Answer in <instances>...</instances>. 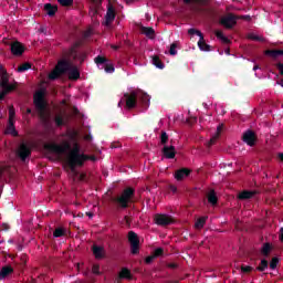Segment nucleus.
Returning <instances> with one entry per match:
<instances>
[{
	"label": "nucleus",
	"mask_w": 283,
	"mask_h": 283,
	"mask_svg": "<svg viewBox=\"0 0 283 283\" xmlns=\"http://www.w3.org/2000/svg\"><path fill=\"white\" fill-rule=\"evenodd\" d=\"M178 265L176 263H170L168 264V269H177Z\"/></svg>",
	"instance_id": "nucleus-55"
},
{
	"label": "nucleus",
	"mask_w": 283,
	"mask_h": 283,
	"mask_svg": "<svg viewBox=\"0 0 283 283\" xmlns=\"http://www.w3.org/2000/svg\"><path fill=\"white\" fill-rule=\"evenodd\" d=\"M253 271V266L247 265V264H242L240 268V273H242V275H249V273H251Z\"/></svg>",
	"instance_id": "nucleus-30"
},
{
	"label": "nucleus",
	"mask_w": 283,
	"mask_h": 283,
	"mask_svg": "<svg viewBox=\"0 0 283 283\" xmlns=\"http://www.w3.org/2000/svg\"><path fill=\"white\" fill-rule=\"evenodd\" d=\"M198 46H199V50H201V52H209L210 46H209V44H207V42H205L203 35L198 41Z\"/></svg>",
	"instance_id": "nucleus-27"
},
{
	"label": "nucleus",
	"mask_w": 283,
	"mask_h": 283,
	"mask_svg": "<svg viewBox=\"0 0 283 283\" xmlns=\"http://www.w3.org/2000/svg\"><path fill=\"white\" fill-rule=\"evenodd\" d=\"M86 216H88V218H94V213L92 212H86Z\"/></svg>",
	"instance_id": "nucleus-59"
},
{
	"label": "nucleus",
	"mask_w": 283,
	"mask_h": 283,
	"mask_svg": "<svg viewBox=\"0 0 283 283\" xmlns=\"http://www.w3.org/2000/svg\"><path fill=\"white\" fill-rule=\"evenodd\" d=\"M44 149L51 154H55L63 163V167L67 174L72 172V145L64 143L63 145L50 143L44 145Z\"/></svg>",
	"instance_id": "nucleus-1"
},
{
	"label": "nucleus",
	"mask_w": 283,
	"mask_h": 283,
	"mask_svg": "<svg viewBox=\"0 0 283 283\" xmlns=\"http://www.w3.org/2000/svg\"><path fill=\"white\" fill-rule=\"evenodd\" d=\"M238 21V18L233 14H228L221 18L220 23L224 25V28H233Z\"/></svg>",
	"instance_id": "nucleus-14"
},
{
	"label": "nucleus",
	"mask_w": 283,
	"mask_h": 283,
	"mask_svg": "<svg viewBox=\"0 0 283 283\" xmlns=\"http://www.w3.org/2000/svg\"><path fill=\"white\" fill-rule=\"evenodd\" d=\"M160 140H161V145L167 144V140H169V136H167V133H165V132L161 133Z\"/></svg>",
	"instance_id": "nucleus-48"
},
{
	"label": "nucleus",
	"mask_w": 283,
	"mask_h": 283,
	"mask_svg": "<svg viewBox=\"0 0 283 283\" xmlns=\"http://www.w3.org/2000/svg\"><path fill=\"white\" fill-rule=\"evenodd\" d=\"M241 19H249V15H243L241 17Z\"/></svg>",
	"instance_id": "nucleus-60"
},
{
	"label": "nucleus",
	"mask_w": 283,
	"mask_h": 283,
	"mask_svg": "<svg viewBox=\"0 0 283 283\" xmlns=\"http://www.w3.org/2000/svg\"><path fill=\"white\" fill-rule=\"evenodd\" d=\"M154 258H160V255H163V249L161 248H157L155 251H154Z\"/></svg>",
	"instance_id": "nucleus-52"
},
{
	"label": "nucleus",
	"mask_w": 283,
	"mask_h": 283,
	"mask_svg": "<svg viewBox=\"0 0 283 283\" xmlns=\"http://www.w3.org/2000/svg\"><path fill=\"white\" fill-rule=\"evenodd\" d=\"M44 11L49 17H54L59 12V7L56 4L45 3Z\"/></svg>",
	"instance_id": "nucleus-18"
},
{
	"label": "nucleus",
	"mask_w": 283,
	"mask_h": 283,
	"mask_svg": "<svg viewBox=\"0 0 283 283\" xmlns=\"http://www.w3.org/2000/svg\"><path fill=\"white\" fill-rule=\"evenodd\" d=\"M155 224H158V227H167L168 224H174L175 219L171 218L169 214L165 213H158L154 217Z\"/></svg>",
	"instance_id": "nucleus-9"
},
{
	"label": "nucleus",
	"mask_w": 283,
	"mask_h": 283,
	"mask_svg": "<svg viewBox=\"0 0 283 283\" xmlns=\"http://www.w3.org/2000/svg\"><path fill=\"white\" fill-rule=\"evenodd\" d=\"M81 130L73 128L72 130V138H73V144H72V167H83L85 165V160H92L93 163L96 161L95 156H87L85 155V151H83V148H81V145L76 143L74 139L76 136H81Z\"/></svg>",
	"instance_id": "nucleus-2"
},
{
	"label": "nucleus",
	"mask_w": 283,
	"mask_h": 283,
	"mask_svg": "<svg viewBox=\"0 0 283 283\" xmlns=\"http://www.w3.org/2000/svg\"><path fill=\"white\" fill-rule=\"evenodd\" d=\"M270 252H271V245L269 243H265L262 248V253L263 255H266Z\"/></svg>",
	"instance_id": "nucleus-46"
},
{
	"label": "nucleus",
	"mask_w": 283,
	"mask_h": 283,
	"mask_svg": "<svg viewBox=\"0 0 283 283\" xmlns=\"http://www.w3.org/2000/svg\"><path fill=\"white\" fill-rule=\"evenodd\" d=\"M189 174H191V170H189L187 168H181L176 171L175 178H176V180H185V178H187V176H189Z\"/></svg>",
	"instance_id": "nucleus-22"
},
{
	"label": "nucleus",
	"mask_w": 283,
	"mask_h": 283,
	"mask_svg": "<svg viewBox=\"0 0 283 283\" xmlns=\"http://www.w3.org/2000/svg\"><path fill=\"white\" fill-rule=\"evenodd\" d=\"M0 72H1L0 86L2 87V90H8V91L17 90V86L9 84L8 72L6 71V69H3L2 65H0Z\"/></svg>",
	"instance_id": "nucleus-10"
},
{
	"label": "nucleus",
	"mask_w": 283,
	"mask_h": 283,
	"mask_svg": "<svg viewBox=\"0 0 283 283\" xmlns=\"http://www.w3.org/2000/svg\"><path fill=\"white\" fill-rule=\"evenodd\" d=\"M255 196V191L244 190L239 195V200H249V198H253Z\"/></svg>",
	"instance_id": "nucleus-26"
},
{
	"label": "nucleus",
	"mask_w": 283,
	"mask_h": 283,
	"mask_svg": "<svg viewBox=\"0 0 283 283\" xmlns=\"http://www.w3.org/2000/svg\"><path fill=\"white\" fill-rule=\"evenodd\" d=\"M93 255H95L96 260H103L105 258V249L101 245H94Z\"/></svg>",
	"instance_id": "nucleus-20"
},
{
	"label": "nucleus",
	"mask_w": 283,
	"mask_h": 283,
	"mask_svg": "<svg viewBox=\"0 0 283 283\" xmlns=\"http://www.w3.org/2000/svg\"><path fill=\"white\" fill-rule=\"evenodd\" d=\"M81 78V72L78 71V67L73 66L72 67V81H78Z\"/></svg>",
	"instance_id": "nucleus-31"
},
{
	"label": "nucleus",
	"mask_w": 283,
	"mask_h": 283,
	"mask_svg": "<svg viewBox=\"0 0 283 283\" xmlns=\"http://www.w3.org/2000/svg\"><path fill=\"white\" fill-rule=\"evenodd\" d=\"M279 85H280L281 87H283V82L279 83Z\"/></svg>",
	"instance_id": "nucleus-64"
},
{
	"label": "nucleus",
	"mask_w": 283,
	"mask_h": 283,
	"mask_svg": "<svg viewBox=\"0 0 283 283\" xmlns=\"http://www.w3.org/2000/svg\"><path fill=\"white\" fill-rule=\"evenodd\" d=\"M154 260H156V256L153 255H149L145 259V262L146 264H151V262H154Z\"/></svg>",
	"instance_id": "nucleus-54"
},
{
	"label": "nucleus",
	"mask_w": 283,
	"mask_h": 283,
	"mask_svg": "<svg viewBox=\"0 0 283 283\" xmlns=\"http://www.w3.org/2000/svg\"><path fill=\"white\" fill-rule=\"evenodd\" d=\"M93 30L92 28H88L84 33H83V38L78 39L74 44H73V52H72V56L73 60L75 61H80V63H83L84 59H85V53L83 51H77L76 48H81V45H83L85 39H90V35L93 34Z\"/></svg>",
	"instance_id": "nucleus-6"
},
{
	"label": "nucleus",
	"mask_w": 283,
	"mask_h": 283,
	"mask_svg": "<svg viewBox=\"0 0 283 283\" xmlns=\"http://www.w3.org/2000/svg\"><path fill=\"white\" fill-rule=\"evenodd\" d=\"M60 6H62L63 8H70V6H72V0H57Z\"/></svg>",
	"instance_id": "nucleus-44"
},
{
	"label": "nucleus",
	"mask_w": 283,
	"mask_h": 283,
	"mask_svg": "<svg viewBox=\"0 0 283 283\" xmlns=\"http://www.w3.org/2000/svg\"><path fill=\"white\" fill-rule=\"evenodd\" d=\"M84 139H85V140H90V136H85Z\"/></svg>",
	"instance_id": "nucleus-61"
},
{
	"label": "nucleus",
	"mask_w": 283,
	"mask_h": 283,
	"mask_svg": "<svg viewBox=\"0 0 283 283\" xmlns=\"http://www.w3.org/2000/svg\"><path fill=\"white\" fill-rule=\"evenodd\" d=\"M223 128H224V124L218 125L217 130L214 132V134L212 135V137L210 138V140L207 144L208 147H211V145H216V140H218V138H220V134H222Z\"/></svg>",
	"instance_id": "nucleus-16"
},
{
	"label": "nucleus",
	"mask_w": 283,
	"mask_h": 283,
	"mask_svg": "<svg viewBox=\"0 0 283 283\" xmlns=\"http://www.w3.org/2000/svg\"><path fill=\"white\" fill-rule=\"evenodd\" d=\"M64 74L69 75V81H72V63L67 60H60L53 71L49 74L50 81H56Z\"/></svg>",
	"instance_id": "nucleus-3"
},
{
	"label": "nucleus",
	"mask_w": 283,
	"mask_h": 283,
	"mask_svg": "<svg viewBox=\"0 0 283 283\" xmlns=\"http://www.w3.org/2000/svg\"><path fill=\"white\" fill-rule=\"evenodd\" d=\"M205 222H207V217L198 219L197 222L195 223V228L202 229V227H205Z\"/></svg>",
	"instance_id": "nucleus-35"
},
{
	"label": "nucleus",
	"mask_w": 283,
	"mask_h": 283,
	"mask_svg": "<svg viewBox=\"0 0 283 283\" xmlns=\"http://www.w3.org/2000/svg\"><path fill=\"white\" fill-rule=\"evenodd\" d=\"M269 268V262L266 260H262L260 266L258 268V271H266Z\"/></svg>",
	"instance_id": "nucleus-39"
},
{
	"label": "nucleus",
	"mask_w": 283,
	"mask_h": 283,
	"mask_svg": "<svg viewBox=\"0 0 283 283\" xmlns=\"http://www.w3.org/2000/svg\"><path fill=\"white\" fill-rule=\"evenodd\" d=\"M163 154L165 158H175L176 157V148L174 146H164Z\"/></svg>",
	"instance_id": "nucleus-19"
},
{
	"label": "nucleus",
	"mask_w": 283,
	"mask_h": 283,
	"mask_svg": "<svg viewBox=\"0 0 283 283\" xmlns=\"http://www.w3.org/2000/svg\"><path fill=\"white\" fill-rule=\"evenodd\" d=\"M128 241L130 242L132 253L133 254L138 253V247H139L138 235L135 232L130 231L128 233Z\"/></svg>",
	"instance_id": "nucleus-13"
},
{
	"label": "nucleus",
	"mask_w": 283,
	"mask_h": 283,
	"mask_svg": "<svg viewBox=\"0 0 283 283\" xmlns=\"http://www.w3.org/2000/svg\"><path fill=\"white\" fill-rule=\"evenodd\" d=\"M6 134H10L14 138L19 136V132H17V127L14 126V120L8 122Z\"/></svg>",
	"instance_id": "nucleus-23"
},
{
	"label": "nucleus",
	"mask_w": 283,
	"mask_h": 283,
	"mask_svg": "<svg viewBox=\"0 0 283 283\" xmlns=\"http://www.w3.org/2000/svg\"><path fill=\"white\" fill-rule=\"evenodd\" d=\"M114 19H116V11L114 10V7H112V4H108L103 25H105L106 28H112V23H114Z\"/></svg>",
	"instance_id": "nucleus-11"
},
{
	"label": "nucleus",
	"mask_w": 283,
	"mask_h": 283,
	"mask_svg": "<svg viewBox=\"0 0 283 283\" xmlns=\"http://www.w3.org/2000/svg\"><path fill=\"white\" fill-rule=\"evenodd\" d=\"M217 39H220L222 43H229V38L224 36V33L222 31H216Z\"/></svg>",
	"instance_id": "nucleus-36"
},
{
	"label": "nucleus",
	"mask_w": 283,
	"mask_h": 283,
	"mask_svg": "<svg viewBox=\"0 0 283 283\" xmlns=\"http://www.w3.org/2000/svg\"><path fill=\"white\" fill-rule=\"evenodd\" d=\"M95 63L98 70H105L107 67V64L109 63V60L98 55L97 57H95Z\"/></svg>",
	"instance_id": "nucleus-21"
},
{
	"label": "nucleus",
	"mask_w": 283,
	"mask_h": 283,
	"mask_svg": "<svg viewBox=\"0 0 283 283\" xmlns=\"http://www.w3.org/2000/svg\"><path fill=\"white\" fill-rule=\"evenodd\" d=\"M92 273H93L94 275H101V265H98V264H93V266H92Z\"/></svg>",
	"instance_id": "nucleus-42"
},
{
	"label": "nucleus",
	"mask_w": 283,
	"mask_h": 283,
	"mask_svg": "<svg viewBox=\"0 0 283 283\" xmlns=\"http://www.w3.org/2000/svg\"><path fill=\"white\" fill-rule=\"evenodd\" d=\"M142 34H145L148 39H154V36H156V32L147 27H142Z\"/></svg>",
	"instance_id": "nucleus-25"
},
{
	"label": "nucleus",
	"mask_w": 283,
	"mask_h": 283,
	"mask_svg": "<svg viewBox=\"0 0 283 283\" xmlns=\"http://www.w3.org/2000/svg\"><path fill=\"white\" fill-rule=\"evenodd\" d=\"M10 50L13 56H23V52H25V46L23 43L19 41L11 42Z\"/></svg>",
	"instance_id": "nucleus-12"
},
{
	"label": "nucleus",
	"mask_w": 283,
	"mask_h": 283,
	"mask_svg": "<svg viewBox=\"0 0 283 283\" xmlns=\"http://www.w3.org/2000/svg\"><path fill=\"white\" fill-rule=\"evenodd\" d=\"M31 67H32V64L27 62L18 67V72H28V70H30Z\"/></svg>",
	"instance_id": "nucleus-37"
},
{
	"label": "nucleus",
	"mask_w": 283,
	"mask_h": 283,
	"mask_svg": "<svg viewBox=\"0 0 283 283\" xmlns=\"http://www.w3.org/2000/svg\"><path fill=\"white\" fill-rule=\"evenodd\" d=\"M243 143H247V145H249L250 147H253V145H255V133L251 130H247L243 134Z\"/></svg>",
	"instance_id": "nucleus-15"
},
{
	"label": "nucleus",
	"mask_w": 283,
	"mask_h": 283,
	"mask_svg": "<svg viewBox=\"0 0 283 283\" xmlns=\"http://www.w3.org/2000/svg\"><path fill=\"white\" fill-rule=\"evenodd\" d=\"M277 262H279L277 258H273L272 261L270 262V269L272 270L276 269Z\"/></svg>",
	"instance_id": "nucleus-51"
},
{
	"label": "nucleus",
	"mask_w": 283,
	"mask_h": 283,
	"mask_svg": "<svg viewBox=\"0 0 283 283\" xmlns=\"http://www.w3.org/2000/svg\"><path fill=\"white\" fill-rule=\"evenodd\" d=\"M125 101H126V106L132 109V107H136V101L139 98L146 107H149V101L150 97L146 93H144L140 90H136L130 92V94H125Z\"/></svg>",
	"instance_id": "nucleus-4"
},
{
	"label": "nucleus",
	"mask_w": 283,
	"mask_h": 283,
	"mask_svg": "<svg viewBox=\"0 0 283 283\" xmlns=\"http://www.w3.org/2000/svg\"><path fill=\"white\" fill-rule=\"evenodd\" d=\"M280 240H281V242H283V228L281 229Z\"/></svg>",
	"instance_id": "nucleus-57"
},
{
	"label": "nucleus",
	"mask_w": 283,
	"mask_h": 283,
	"mask_svg": "<svg viewBox=\"0 0 283 283\" xmlns=\"http://www.w3.org/2000/svg\"><path fill=\"white\" fill-rule=\"evenodd\" d=\"M184 1L185 3H193L192 10H195L196 12H200V8L205 6V1L202 0H184Z\"/></svg>",
	"instance_id": "nucleus-24"
},
{
	"label": "nucleus",
	"mask_w": 283,
	"mask_h": 283,
	"mask_svg": "<svg viewBox=\"0 0 283 283\" xmlns=\"http://www.w3.org/2000/svg\"><path fill=\"white\" fill-rule=\"evenodd\" d=\"M208 202L210 205H216L218 202V196H216V191L210 190L208 192Z\"/></svg>",
	"instance_id": "nucleus-28"
},
{
	"label": "nucleus",
	"mask_w": 283,
	"mask_h": 283,
	"mask_svg": "<svg viewBox=\"0 0 283 283\" xmlns=\"http://www.w3.org/2000/svg\"><path fill=\"white\" fill-rule=\"evenodd\" d=\"M17 156L22 160V163H25V160L32 156V148L27 143H22L18 147Z\"/></svg>",
	"instance_id": "nucleus-8"
},
{
	"label": "nucleus",
	"mask_w": 283,
	"mask_h": 283,
	"mask_svg": "<svg viewBox=\"0 0 283 283\" xmlns=\"http://www.w3.org/2000/svg\"><path fill=\"white\" fill-rule=\"evenodd\" d=\"M259 69V66L258 65H255L254 67H253V70L255 71V70H258Z\"/></svg>",
	"instance_id": "nucleus-63"
},
{
	"label": "nucleus",
	"mask_w": 283,
	"mask_h": 283,
	"mask_svg": "<svg viewBox=\"0 0 283 283\" xmlns=\"http://www.w3.org/2000/svg\"><path fill=\"white\" fill-rule=\"evenodd\" d=\"M177 48H178V44L176 43H172L170 45L169 54H171V56H176L178 54V51H176Z\"/></svg>",
	"instance_id": "nucleus-43"
},
{
	"label": "nucleus",
	"mask_w": 283,
	"mask_h": 283,
	"mask_svg": "<svg viewBox=\"0 0 283 283\" xmlns=\"http://www.w3.org/2000/svg\"><path fill=\"white\" fill-rule=\"evenodd\" d=\"M106 74H113V72L115 71L114 69V64H112V62L108 61V64H106V69H104Z\"/></svg>",
	"instance_id": "nucleus-40"
},
{
	"label": "nucleus",
	"mask_w": 283,
	"mask_h": 283,
	"mask_svg": "<svg viewBox=\"0 0 283 283\" xmlns=\"http://www.w3.org/2000/svg\"><path fill=\"white\" fill-rule=\"evenodd\" d=\"M27 114H32V116H34V113H32V108H27Z\"/></svg>",
	"instance_id": "nucleus-58"
},
{
	"label": "nucleus",
	"mask_w": 283,
	"mask_h": 283,
	"mask_svg": "<svg viewBox=\"0 0 283 283\" xmlns=\"http://www.w3.org/2000/svg\"><path fill=\"white\" fill-rule=\"evenodd\" d=\"M188 34H197V36H199V39H201V36H202V32H200L199 30H196V29L188 30Z\"/></svg>",
	"instance_id": "nucleus-49"
},
{
	"label": "nucleus",
	"mask_w": 283,
	"mask_h": 283,
	"mask_svg": "<svg viewBox=\"0 0 283 283\" xmlns=\"http://www.w3.org/2000/svg\"><path fill=\"white\" fill-rule=\"evenodd\" d=\"M14 273V268L12 265H4L0 270V277L1 280H6V277H10Z\"/></svg>",
	"instance_id": "nucleus-17"
},
{
	"label": "nucleus",
	"mask_w": 283,
	"mask_h": 283,
	"mask_svg": "<svg viewBox=\"0 0 283 283\" xmlns=\"http://www.w3.org/2000/svg\"><path fill=\"white\" fill-rule=\"evenodd\" d=\"M72 115H73V118L75 116V118H77V120H83V114H81V112H78V108L76 107H72Z\"/></svg>",
	"instance_id": "nucleus-34"
},
{
	"label": "nucleus",
	"mask_w": 283,
	"mask_h": 283,
	"mask_svg": "<svg viewBox=\"0 0 283 283\" xmlns=\"http://www.w3.org/2000/svg\"><path fill=\"white\" fill-rule=\"evenodd\" d=\"M84 178H85V175L78 174L73 169V180H83Z\"/></svg>",
	"instance_id": "nucleus-45"
},
{
	"label": "nucleus",
	"mask_w": 283,
	"mask_h": 283,
	"mask_svg": "<svg viewBox=\"0 0 283 283\" xmlns=\"http://www.w3.org/2000/svg\"><path fill=\"white\" fill-rule=\"evenodd\" d=\"M113 50H118V46H116V45H113Z\"/></svg>",
	"instance_id": "nucleus-62"
},
{
	"label": "nucleus",
	"mask_w": 283,
	"mask_h": 283,
	"mask_svg": "<svg viewBox=\"0 0 283 283\" xmlns=\"http://www.w3.org/2000/svg\"><path fill=\"white\" fill-rule=\"evenodd\" d=\"M33 103L35 105V108L38 109L39 117L41 120H48V104L45 103V92L43 91H38L33 95Z\"/></svg>",
	"instance_id": "nucleus-5"
},
{
	"label": "nucleus",
	"mask_w": 283,
	"mask_h": 283,
	"mask_svg": "<svg viewBox=\"0 0 283 283\" xmlns=\"http://www.w3.org/2000/svg\"><path fill=\"white\" fill-rule=\"evenodd\" d=\"M279 71H280L281 74L283 75V64H279Z\"/></svg>",
	"instance_id": "nucleus-56"
},
{
	"label": "nucleus",
	"mask_w": 283,
	"mask_h": 283,
	"mask_svg": "<svg viewBox=\"0 0 283 283\" xmlns=\"http://www.w3.org/2000/svg\"><path fill=\"white\" fill-rule=\"evenodd\" d=\"M67 230H65L64 228H56L53 232V235L55 238H63V235H66Z\"/></svg>",
	"instance_id": "nucleus-29"
},
{
	"label": "nucleus",
	"mask_w": 283,
	"mask_h": 283,
	"mask_svg": "<svg viewBox=\"0 0 283 283\" xmlns=\"http://www.w3.org/2000/svg\"><path fill=\"white\" fill-rule=\"evenodd\" d=\"M12 91H8V88H3L2 92H0V101H3L6 98V95L10 94Z\"/></svg>",
	"instance_id": "nucleus-50"
},
{
	"label": "nucleus",
	"mask_w": 283,
	"mask_h": 283,
	"mask_svg": "<svg viewBox=\"0 0 283 283\" xmlns=\"http://www.w3.org/2000/svg\"><path fill=\"white\" fill-rule=\"evenodd\" d=\"M55 125L57 127H63V125H65V122L63 120V116L61 115L55 116Z\"/></svg>",
	"instance_id": "nucleus-38"
},
{
	"label": "nucleus",
	"mask_w": 283,
	"mask_h": 283,
	"mask_svg": "<svg viewBox=\"0 0 283 283\" xmlns=\"http://www.w3.org/2000/svg\"><path fill=\"white\" fill-rule=\"evenodd\" d=\"M119 277H120V279H126V280H128V277H129V270L123 269V270L119 272Z\"/></svg>",
	"instance_id": "nucleus-41"
},
{
	"label": "nucleus",
	"mask_w": 283,
	"mask_h": 283,
	"mask_svg": "<svg viewBox=\"0 0 283 283\" xmlns=\"http://www.w3.org/2000/svg\"><path fill=\"white\" fill-rule=\"evenodd\" d=\"M14 116H17V113L14 112V108L13 107L9 108V123L11 120H14Z\"/></svg>",
	"instance_id": "nucleus-47"
},
{
	"label": "nucleus",
	"mask_w": 283,
	"mask_h": 283,
	"mask_svg": "<svg viewBox=\"0 0 283 283\" xmlns=\"http://www.w3.org/2000/svg\"><path fill=\"white\" fill-rule=\"evenodd\" d=\"M265 54H268L269 56H272L273 59H276V56H282L283 51L282 50L266 51Z\"/></svg>",
	"instance_id": "nucleus-32"
},
{
	"label": "nucleus",
	"mask_w": 283,
	"mask_h": 283,
	"mask_svg": "<svg viewBox=\"0 0 283 283\" xmlns=\"http://www.w3.org/2000/svg\"><path fill=\"white\" fill-rule=\"evenodd\" d=\"M133 196L134 189L127 188L126 190H124L123 193L116 199L118 207H122V209H126L127 205L132 202Z\"/></svg>",
	"instance_id": "nucleus-7"
},
{
	"label": "nucleus",
	"mask_w": 283,
	"mask_h": 283,
	"mask_svg": "<svg viewBox=\"0 0 283 283\" xmlns=\"http://www.w3.org/2000/svg\"><path fill=\"white\" fill-rule=\"evenodd\" d=\"M248 39H251L252 41H261L260 36L254 33H250Z\"/></svg>",
	"instance_id": "nucleus-53"
},
{
	"label": "nucleus",
	"mask_w": 283,
	"mask_h": 283,
	"mask_svg": "<svg viewBox=\"0 0 283 283\" xmlns=\"http://www.w3.org/2000/svg\"><path fill=\"white\" fill-rule=\"evenodd\" d=\"M153 65H155L156 67H158L159 70H163L165 67V65L163 64V62H160V57L158 56H153Z\"/></svg>",
	"instance_id": "nucleus-33"
}]
</instances>
